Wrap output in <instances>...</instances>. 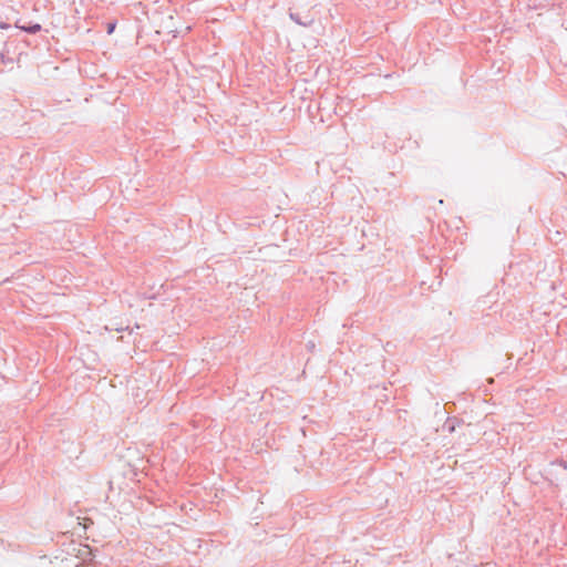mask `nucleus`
Listing matches in <instances>:
<instances>
[{"label":"nucleus","instance_id":"nucleus-1","mask_svg":"<svg viewBox=\"0 0 567 567\" xmlns=\"http://www.w3.org/2000/svg\"><path fill=\"white\" fill-rule=\"evenodd\" d=\"M16 27L28 32V33H37L38 31L41 30V25L39 23L29 24V25H23V24L17 23Z\"/></svg>","mask_w":567,"mask_h":567},{"label":"nucleus","instance_id":"nucleus-2","mask_svg":"<svg viewBox=\"0 0 567 567\" xmlns=\"http://www.w3.org/2000/svg\"><path fill=\"white\" fill-rule=\"evenodd\" d=\"M290 18H291L293 21H296L298 24L306 25V23H305V22H301V21L299 20V18H297V17H296V14L290 13Z\"/></svg>","mask_w":567,"mask_h":567},{"label":"nucleus","instance_id":"nucleus-4","mask_svg":"<svg viewBox=\"0 0 567 567\" xmlns=\"http://www.w3.org/2000/svg\"><path fill=\"white\" fill-rule=\"evenodd\" d=\"M0 28H1V29H6V28H8V25H7V24H3V23H0Z\"/></svg>","mask_w":567,"mask_h":567},{"label":"nucleus","instance_id":"nucleus-3","mask_svg":"<svg viewBox=\"0 0 567 567\" xmlns=\"http://www.w3.org/2000/svg\"><path fill=\"white\" fill-rule=\"evenodd\" d=\"M114 28H115V24H110L109 28H107V32L112 33Z\"/></svg>","mask_w":567,"mask_h":567}]
</instances>
